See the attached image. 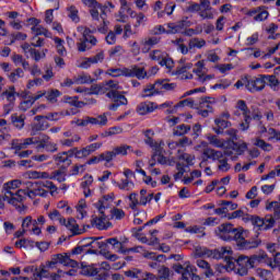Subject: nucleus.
<instances>
[{"label":"nucleus","instance_id":"obj_51","mask_svg":"<svg viewBox=\"0 0 280 280\" xmlns=\"http://www.w3.org/2000/svg\"><path fill=\"white\" fill-rule=\"evenodd\" d=\"M21 185H22L21 179H13V180L4 183L3 189H4L5 194H8V191H12V189H19V187H21Z\"/></svg>","mask_w":280,"mask_h":280},{"label":"nucleus","instance_id":"obj_2","mask_svg":"<svg viewBox=\"0 0 280 280\" xmlns=\"http://www.w3.org/2000/svg\"><path fill=\"white\" fill-rule=\"evenodd\" d=\"M27 198V189H19L16 192L7 191L4 192V200L12 207H15L20 213L25 211L23 201Z\"/></svg>","mask_w":280,"mask_h":280},{"label":"nucleus","instance_id":"obj_17","mask_svg":"<svg viewBox=\"0 0 280 280\" xmlns=\"http://www.w3.org/2000/svg\"><path fill=\"white\" fill-rule=\"evenodd\" d=\"M154 110H156L155 103L150 101L142 102L137 106V113L140 115H148L154 113Z\"/></svg>","mask_w":280,"mask_h":280},{"label":"nucleus","instance_id":"obj_31","mask_svg":"<svg viewBox=\"0 0 280 280\" xmlns=\"http://www.w3.org/2000/svg\"><path fill=\"white\" fill-rule=\"evenodd\" d=\"M154 95H161L156 81L154 84H150L144 88L142 97H154Z\"/></svg>","mask_w":280,"mask_h":280},{"label":"nucleus","instance_id":"obj_9","mask_svg":"<svg viewBox=\"0 0 280 280\" xmlns=\"http://www.w3.org/2000/svg\"><path fill=\"white\" fill-rule=\"evenodd\" d=\"M266 89V80L264 75L261 78H250L247 82V91L249 93H259V91H264Z\"/></svg>","mask_w":280,"mask_h":280},{"label":"nucleus","instance_id":"obj_39","mask_svg":"<svg viewBox=\"0 0 280 280\" xmlns=\"http://www.w3.org/2000/svg\"><path fill=\"white\" fill-rule=\"evenodd\" d=\"M63 259H65V255L62 254H56L51 256L50 261L46 262V268H56V266H58V264H61L63 266Z\"/></svg>","mask_w":280,"mask_h":280},{"label":"nucleus","instance_id":"obj_52","mask_svg":"<svg viewBox=\"0 0 280 280\" xmlns=\"http://www.w3.org/2000/svg\"><path fill=\"white\" fill-rule=\"evenodd\" d=\"M68 16L73 21V23H80V15L78 8L75 5H70L67 8Z\"/></svg>","mask_w":280,"mask_h":280},{"label":"nucleus","instance_id":"obj_35","mask_svg":"<svg viewBox=\"0 0 280 280\" xmlns=\"http://www.w3.org/2000/svg\"><path fill=\"white\" fill-rule=\"evenodd\" d=\"M11 121L18 130H23L25 126V115L13 114L11 115Z\"/></svg>","mask_w":280,"mask_h":280},{"label":"nucleus","instance_id":"obj_45","mask_svg":"<svg viewBox=\"0 0 280 280\" xmlns=\"http://www.w3.org/2000/svg\"><path fill=\"white\" fill-rule=\"evenodd\" d=\"M257 246H259L257 241H246V238H244L243 242L238 244L237 248L240 250H250V248H257Z\"/></svg>","mask_w":280,"mask_h":280},{"label":"nucleus","instance_id":"obj_43","mask_svg":"<svg viewBox=\"0 0 280 280\" xmlns=\"http://www.w3.org/2000/svg\"><path fill=\"white\" fill-rule=\"evenodd\" d=\"M261 258L266 259V264L270 268H279V266H280V253H277L276 255H273V260H272V258H268V255H266V254H264L261 256Z\"/></svg>","mask_w":280,"mask_h":280},{"label":"nucleus","instance_id":"obj_14","mask_svg":"<svg viewBox=\"0 0 280 280\" xmlns=\"http://www.w3.org/2000/svg\"><path fill=\"white\" fill-rule=\"evenodd\" d=\"M92 226H95V229H98V231H106V229H110V226H113V223L108 222L104 213H101V217L92 220Z\"/></svg>","mask_w":280,"mask_h":280},{"label":"nucleus","instance_id":"obj_47","mask_svg":"<svg viewBox=\"0 0 280 280\" xmlns=\"http://www.w3.org/2000/svg\"><path fill=\"white\" fill-rule=\"evenodd\" d=\"M177 159L178 161H185V163L188 165H194V161L196 160V156L189 153L180 152V150H178Z\"/></svg>","mask_w":280,"mask_h":280},{"label":"nucleus","instance_id":"obj_60","mask_svg":"<svg viewBox=\"0 0 280 280\" xmlns=\"http://www.w3.org/2000/svg\"><path fill=\"white\" fill-rule=\"evenodd\" d=\"M3 97H7L9 104H14L16 102V92L14 91V86L9 88V90L2 93Z\"/></svg>","mask_w":280,"mask_h":280},{"label":"nucleus","instance_id":"obj_5","mask_svg":"<svg viewBox=\"0 0 280 280\" xmlns=\"http://www.w3.org/2000/svg\"><path fill=\"white\" fill-rule=\"evenodd\" d=\"M151 60H154L155 62H159L161 67H166L168 71H172L174 69V59L170 57V55L162 50H153L150 52Z\"/></svg>","mask_w":280,"mask_h":280},{"label":"nucleus","instance_id":"obj_50","mask_svg":"<svg viewBox=\"0 0 280 280\" xmlns=\"http://www.w3.org/2000/svg\"><path fill=\"white\" fill-rule=\"evenodd\" d=\"M207 45V40L200 39L198 37L191 38L188 43V48L189 49H202Z\"/></svg>","mask_w":280,"mask_h":280},{"label":"nucleus","instance_id":"obj_57","mask_svg":"<svg viewBox=\"0 0 280 280\" xmlns=\"http://www.w3.org/2000/svg\"><path fill=\"white\" fill-rule=\"evenodd\" d=\"M254 145H256V148H260V150H264V152H270L272 150V144L259 138H256Z\"/></svg>","mask_w":280,"mask_h":280},{"label":"nucleus","instance_id":"obj_58","mask_svg":"<svg viewBox=\"0 0 280 280\" xmlns=\"http://www.w3.org/2000/svg\"><path fill=\"white\" fill-rule=\"evenodd\" d=\"M218 170H219V172H229V170H231V164H229V158L223 155L218 161Z\"/></svg>","mask_w":280,"mask_h":280},{"label":"nucleus","instance_id":"obj_64","mask_svg":"<svg viewBox=\"0 0 280 280\" xmlns=\"http://www.w3.org/2000/svg\"><path fill=\"white\" fill-rule=\"evenodd\" d=\"M37 225V222L36 220L32 219L31 215H27L23 219V222H22V229L24 231H27L31 226H36Z\"/></svg>","mask_w":280,"mask_h":280},{"label":"nucleus","instance_id":"obj_62","mask_svg":"<svg viewBox=\"0 0 280 280\" xmlns=\"http://www.w3.org/2000/svg\"><path fill=\"white\" fill-rule=\"evenodd\" d=\"M103 89L105 93H108V91H121V86H119V82L113 81V80L107 81Z\"/></svg>","mask_w":280,"mask_h":280},{"label":"nucleus","instance_id":"obj_63","mask_svg":"<svg viewBox=\"0 0 280 280\" xmlns=\"http://www.w3.org/2000/svg\"><path fill=\"white\" fill-rule=\"evenodd\" d=\"M51 141V138L47 135H43L42 138H37V145L36 150L40 151L44 150V148Z\"/></svg>","mask_w":280,"mask_h":280},{"label":"nucleus","instance_id":"obj_15","mask_svg":"<svg viewBox=\"0 0 280 280\" xmlns=\"http://www.w3.org/2000/svg\"><path fill=\"white\" fill-rule=\"evenodd\" d=\"M40 97H45V92H37L34 96H28L27 100L23 101L20 104L21 110H27V108H32L34 106L35 102H38Z\"/></svg>","mask_w":280,"mask_h":280},{"label":"nucleus","instance_id":"obj_36","mask_svg":"<svg viewBox=\"0 0 280 280\" xmlns=\"http://www.w3.org/2000/svg\"><path fill=\"white\" fill-rule=\"evenodd\" d=\"M205 156H207V159H211V161H219L222 159V156H224L225 154L222 153V151H218L214 149H206L203 151Z\"/></svg>","mask_w":280,"mask_h":280},{"label":"nucleus","instance_id":"obj_29","mask_svg":"<svg viewBox=\"0 0 280 280\" xmlns=\"http://www.w3.org/2000/svg\"><path fill=\"white\" fill-rule=\"evenodd\" d=\"M80 141H82V137L75 133L71 138L61 139L59 143L63 148H73V145H75V143H80Z\"/></svg>","mask_w":280,"mask_h":280},{"label":"nucleus","instance_id":"obj_59","mask_svg":"<svg viewBox=\"0 0 280 280\" xmlns=\"http://www.w3.org/2000/svg\"><path fill=\"white\" fill-rule=\"evenodd\" d=\"M236 108L243 113V116L248 119L250 117V109H248V105H246V101H237Z\"/></svg>","mask_w":280,"mask_h":280},{"label":"nucleus","instance_id":"obj_56","mask_svg":"<svg viewBox=\"0 0 280 280\" xmlns=\"http://www.w3.org/2000/svg\"><path fill=\"white\" fill-rule=\"evenodd\" d=\"M93 78H91L86 73L79 74L74 77V83L75 84H92Z\"/></svg>","mask_w":280,"mask_h":280},{"label":"nucleus","instance_id":"obj_25","mask_svg":"<svg viewBox=\"0 0 280 280\" xmlns=\"http://www.w3.org/2000/svg\"><path fill=\"white\" fill-rule=\"evenodd\" d=\"M85 5H88L89 8H98L103 24L106 25V7L100 4L97 0H86Z\"/></svg>","mask_w":280,"mask_h":280},{"label":"nucleus","instance_id":"obj_32","mask_svg":"<svg viewBox=\"0 0 280 280\" xmlns=\"http://www.w3.org/2000/svg\"><path fill=\"white\" fill-rule=\"evenodd\" d=\"M156 162L160 165H167V158L161 153H153L151 160L149 161V167H154V165H156Z\"/></svg>","mask_w":280,"mask_h":280},{"label":"nucleus","instance_id":"obj_10","mask_svg":"<svg viewBox=\"0 0 280 280\" xmlns=\"http://www.w3.org/2000/svg\"><path fill=\"white\" fill-rule=\"evenodd\" d=\"M28 187H32V189L27 188L26 194L28 198H36V196H40L42 198L47 197V194H49L40 184L39 182L32 184L28 183Z\"/></svg>","mask_w":280,"mask_h":280},{"label":"nucleus","instance_id":"obj_23","mask_svg":"<svg viewBox=\"0 0 280 280\" xmlns=\"http://www.w3.org/2000/svg\"><path fill=\"white\" fill-rule=\"evenodd\" d=\"M62 226H66L68 231H71L72 235H82V233H84V230L80 229L75 219H69L66 221V224H62Z\"/></svg>","mask_w":280,"mask_h":280},{"label":"nucleus","instance_id":"obj_6","mask_svg":"<svg viewBox=\"0 0 280 280\" xmlns=\"http://www.w3.org/2000/svg\"><path fill=\"white\" fill-rule=\"evenodd\" d=\"M246 220H250L252 224L254 226H257L259 229V231H268L270 229H272V226H275L276 224V220L275 217H272L271 214H267L264 219L259 218V217H247Z\"/></svg>","mask_w":280,"mask_h":280},{"label":"nucleus","instance_id":"obj_49","mask_svg":"<svg viewBox=\"0 0 280 280\" xmlns=\"http://www.w3.org/2000/svg\"><path fill=\"white\" fill-rule=\"evenodd\" d=\"M54 40H55L57 54H59V56H67V48H65V39L60 37H54Z\"/></svg>","mask_w":280,"mask_h":280},{"label":"nucleus","instance_id":"obj_4","mask_svg":"<svg viewBox=\"0 0 280 280\" xmlns=\"http://www.w3.org/2000/svg\"><path fill=\"white\" fill-rule=\"evenodd\" d=\"M106 97L110 100L112 104L108 105V110H117L119 106H128V98L126 92H119L117 90H109L106 92Z\"/></svg>","mask_w":280,"mask_h":280},{"label":"nucleus","instance_id":"obj_42","mask_svg":"<svg viewBox=\"0 0 280 280\" xmlns=\"http://www.w3.org/2000/svg\"><path fill=\"white\" fill-rule=\"evenodd\" d=\"M50 180H57L58 183H65L67 180V170L60 168L51 173Z\"/></svg>","mask_w":280,"mask_h":280},{"label":"nucleus","instance_id":"obj_46","mask_svg":"<svg viewBox=\"0 0 280 280\" xmlns=\"http://www.w3.org/2000/svg\"><path fill=\"white\" fill-rule=\"evenodd\" d=\"M211 104H215V101H211V97H203L199 102V108L213 113V106Z\"/></svg>","mask_w":280,"mask_h":280},{"label":"nucleus","instance_id":"obj_3","mask_svg":"<svg viewBox=\"0 0 280 280\" xmlns=\"http://www.w3.org/2000/svg\"><path fill=\"white\" fill-rule=\"evenodd\" d=\"M246 150H248V144L246 142L228 140L224 154L225 156H230L232 161H237V159L242 156Z\"/></svg>","mask_w":280,"mask_h":280},{"label":"nucleus","instance_id":"obj_34","mask_svg":"<svg viewBox=\"0 0 280 280\" xmlns=\"http://www.w3.org/2000/svg\"><path fill=\"white\" fill-rule=\"evenodd\" d=\"M156 84H159L160 95L161 93H165V91H174L176 89V83H170L167 80H158Z\"/></svg>","mask_w":280,"mask_h":280},{"label":"nucleus","instance_id":"obj_13","mask_svg":"<svg viewBox=\"0 0 280 280\" xmlns=\"http://www.w3.org/2000/svg\"><path fill=\"white\" fill-rule=\"evenodd\" d=\"M159 43H161V37L149 36L143 38L140 43L142 47V52L148 54V51H150L155 45H159Z\"/></svg>","mask_w":280,"mask_h":280},{"label":"nucleus","instance_id":"obj_12","mask_svg":"<svg viewBox=\"0 0 280 280\" xmlns=\"http://www.w3.org/2000/svg\"><path fill=\"white\" fill-rule=\"evenodd\" d=\"M206 139L213 148H219V150H224V152H226L229 140L220 139L218 136L211 133H208Z\"/></svg>","mask_w":280,"mask_h":280},{"label":"nucleus","instance_id":"obj_20","mask_svg":"<svg viewBox=\"0 0 280 280\" xmlns=\"http://www.w3.org/2000/svg\"><path fill=\"white\" fill-rule=\"evenodd\" d=\"M167 28L166 34H182V32H185V21L168 23Z\"/></svg>","mask_w":280,"mask_h":280},{"label":"nucleus","instance_id":"obj_18","mask_svg":"<svg viewBox=\"0 0 280 280\" xmlns=\"http://www.w3.org/2000/svg\"><path fill=\"white\" fill-rule=\"evenodd\" d=\"M129 74H127V78H137L138 80H144L148 78V72L143 68H139L137 66H133L131 68H128Z\"/></svg>","mask_w":280,"mask_h":280},{"label":"nucleus","instance_id":"obj_55","mask_svg":"<svg viewBox=\"0 0 280 280\" xmlns=\"http://www.w3.org/2000/svg\"><path fill=\"white\" fill-rule=\"evenodd\" d=\"M267 211H273L275 218H280V202L279 201H271L266 205Z\"/></svg>","mask_w":280,"mask_h":280},{"label":"nucleus","instance_id":"obj_8","mask_svg":"<svg viewBox=\"0 0 280 280\" xmlns=\"http://www.w3.org/2000/svg\"><path fill=\"white\" fill-rule=\"evenodd\" d=\"M246 16H250L256 21L257 23H260L261 21H266L268 19L269 13L266 10V7H257L250 10H247L245 12Z\"/></svg>","mask_w":280,"mask_h":280},{"label":"nucleus","instance_id":"obj_11","mask_svg":"<svg viewBox=\"0 0 280 280\" xmlns=\"http://www.w3.org/2000/svg\"><path fill=\"white\" fill-rule=\"evenodd\" d=\"M115 200V192H109L107 195H104L102 199L98 200V202L95 205L96 209L100 213L104 214L106 209L110 207V202Z\"/></svg>","mask_w":280,"mask_h":280},{"label":"nucleus","instance_id":"obj_28","mask_svg":"<svg viewBox=\"0 0 280 280\" xmlns=\"http://www.w3.org/2000/svg\"><path fill=\"white\" fill-rule=\"evenodd\" d=\"M108 124V118L106 114L100 115L97 117L88 116V125L91 126H106Z\"/></svg>","mask_w":280,"mask_h":280},{"label":"nucleus","instance_id":"obj_30","mask_svg":"<svg viewBox=\"0 0 280 280\" xmlns=\"http://www.w3.org/2000/svg\"><path fill=\"white\" fill-rule=\"evenodd\" d=\"M106 244H110V246H113L114 250L116 253H121V255H126V253L128 252L124 247V244H121V242H119L116 237L107 238Z\"/></svg>","mask_w":280,"mask_h":280},{"label":"nucleus","instance_id":"obj_19","mask_svg":"<svg viewBox=\"0 0 280 280\" xmlns=\"http://www.w3.org/2000/svg\"><path fill=\"white\" fill-rule=\"evenodd\" d=\"M31 32L32 34H34V36L32 37V40H36V38H38L39 36L51 38V33L47 28H45V26L43 25L32 26Z\"/></svg>","mask_w":280,"mask_h":280},{"label":"nucleus","instance_id":"obj_16","mask_svg":"<svg viewBox=\"0 0 280 280\" xmlns=\"http://www.w3.org/2000/svg\"><path fill=\"white\" fill-rule=\"evenodd\" d=\"M247 234L244 228H234L231 236V242H235L236 246H240L246 240Z\"/></svg>","mask_w":280,"mask_h":280},{"label":"nucleus","instance_id":"obj_54","mask_svg":"<svg viewBox=\"0 0 280 280\" xmlns=\"http://www.w3.org/2000/svg\"><path fill=\"white\" fill-rule=\"evenodd\" d=\"M48 217L52 222H59V224H67V219L62 218V214H60V211L58 210H52L51 212L48 213Z\"/></svg>","mask_w":280,"mask_h":280},{"label":"nucleus","instance_id":"obj_61","mask_svg":"<svg viewBox=\"0 0 280 280\" xmlns=\"http://www.w3.org/2000/svg\"><path fill=\"white\" fill-rule=\"evenodd\" d=\"M126 218V212L119 208H113L110 210V219L112 220H124Z\"/></svg>","mask_w":280,"mask_h":280},{"label":"nucleus","instance_id":"obj_44","mask_svg":"<svg viewBox=\"0 0 280 280\" xmlns=\"http://www.w3.org/2000/svg\"><path fill=\"white\" fill-rule=\"evenodd\" d=\"M116 187L121 191H132V189H135V182L130 179H120L119 184H116Z\"/></svg>","mask_w":280,"mask_h":280},{"label":"nucleus","instance_id":"obj_40","mask_svg":"<svg viewBox=\"0 0 280 280\" xmlns=\"http://www.w3.org/2000/svg\"><path fill=\"white\" fill-rule=\"evenodd\" d=\"M81 275H84V277H97V275H100V269L93 265L83 266Z\"/></svg>","mask_w":280,"mask_h":280},{"label":"nucleus","instance_id":"obj_41","mask_svg":"<svg viewBox=\"0 0 280 280\" xmlns=\"http://www.w3.org/2000/svg\"><path fill=\"white\" fill-rule=\"evenodd\" d=\"M115 156H128V152H132V148L128 144H121L113 149Z\"/></svg>","mask_w":280,"mask_h":280},{"label":"nucleus","instance_id":"obj_7","mask_svg":"<svg viewBox=\"0 0 280 280\" xmlns=\"http://www.w3.org/2000/svg\"><path fill=\"white\" fill-rule=\"evenodd\" d=\"M233 224L231 223H222L214 230V234L219 240L223 242H231V236L233 235Z\"/></svg>","mask_w":280,"mask_h":280},{"label":"nucleus","instance_id":"obj_53","mask_svg":"<svg viewBox=\"0 0 280 280\" xmlns=\"http://www.w3.org/2000/svg\"><path fill=\"white\" fill-rule=\"evenodd\" d=\"M78 96H65L63 102L66 104H70V106H75V108H82L84 106V102L78 101Z\"/></svg>","mask_w":280,"mask_h":280},{"label":"nucleus","instance_id":"obj_21","mask_svg":"<svg viewBox=\"0 0 280 280\" xmlns=\"http://www.w3.org/2000/svg\"><path fill=\"white\" fill-rule=\"evenodd\" d=\"M195 272H198V269L196 268V266H192L191 262L189 261L184 262V271L182 272L180 280L191 279V276L195 275Z\"/></svg>","mask_w":280,"mask_h":280},{"label":"nucleus","instance_id":"obj_26","mask_svg":"<svg viewBox=\"0 0 280 280\" xmlns=\"http://www.w3.org/2000/svg\"><path fill=\"white\" fill-rule=\"evenodd\" d=\"M185 106H188V108H197L198 105L191 100V98H186L184 101H180L176 105H174L173 109H167L166 113L167 115H172L177 108H183Z\"/></svg>","mask_w":280,"mask_h":280},{"label":"nucleus","instance_id":"obj_24","mask_svg":"<svg viewBox=\"0 0 280 280\" xmlns=\"http://www.w3.org/2000/svg\"><path fill=\"white\" fill-rule=\"evenodd\" d=\"M196 264H197L198 268L203 270V275L208 279H210V277H213L214 272H213V269L211 268V264H209L207 260H202V259H197Z\"/></svg>","mask_w":280,"mask_h":280},{"label":"nucleus","instance_id":"obj_38","mask_svg":"<svg viewBox=\"0 0 280 280\" xmlns=\"http://www.w3.org/2000/svg\"><path fill=\"white\" fill-rule=\"evenodd\" d=\"M191 130V126L189 125H178L173 129L174 137H185Z\"/></svg>","mask_w":280,"mask_h":280},{"label":"nucleus","instance_id":"obj_27","mask_svg":"<svg viewBox=\"0 0 280 280\" xmlns=\"http://www.w3.org/2000/svg\"><path fill=\"white\" fill-rule=\"evenodd\" d=\"M52 159L57 165H66V167L71 165V159H69L65 151L55 154Z\"/></svg>","mask_w":280,"mask_h":280},{"label":"nucleus","instance_id":"obj_33","mask_svg":"<svg viewBox=\"0 0 280 280\" xmlns=\"http://www.w3.org/2000/svg\"><path fill=\"white\" fill-rule=\"evenodd\" d=\"M38 93H45L44 97L48 100L51 104H56L58 102V97L62 95V93L58 90H49L47 91H39Z\"/></svg>","mask_w":280,"mask_h":280},{"label":"nucleus","instance_id":"obj_1","mask_svg":"<svg viewBox=\"0 0 280 280\" xmlns=\"http://www.w3.org/2000/svg\"><path fill=\"white\" fill-rule=\"evenodd\" d=\"M202 257H209L210 259H224L226 261L225 268L228 270L235 269L237 265V272L241 277H246L250 268H255V257L248 258L247 256H240L237 259L232 258L233 250L231 247H221L218 249H209L203 247L201 249Z\"/></svg>","mask_w":280,"mask_h":280},{"label":"nucleus","instance_id":"obj_22","mask_svg":"<svg viewBox=\"0 0 280 280\" xmlns=\"http://www.w3.org/2000/svg\"><path fill=\"white\" fill-rule=\"evenodd\" d=\"M214 124L217 127H213V131L215 135H222L225 128H231V121L224 120L223 118L214 119Z\"/></svg>","mask_w":280,"mask_h":280},{"label":"nucleus","instance_id":"obj_37","mask_svg":"<svg viewBox=\"0 0 280 280\" xmlns=\"http://www.w3.org/2000/svg\"><path fill=\"white\" fill-rule=\"evenodd\" d=\"M107 73H108V75H112V78H121V77L128 78V74L130 72L128 71V68H122V69H120V68H117V69L112 68V69L107 70Z\"/></svg>","mask_w":280,"mask_h":280},{"label":"nucleus","instance_id":"obj_48","mask_svg":"<svg viewBox=\"0 0 280 280\" xmlns=\"http://www.w3.org/2000/svg\"><path fill=\"white\" fill-rule=\"evenodd\" d=\"M266 84L272 89V91H279V79L275 75H264Z\"/></svg>","mask_w":280,"mask_h":280}]
</instances>
